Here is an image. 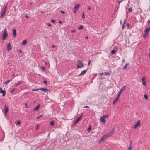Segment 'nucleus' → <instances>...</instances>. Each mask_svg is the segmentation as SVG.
Instances as JSON below:
<instances>
[{"mask_svg":"<svg viewBox=\"0 0 150 150\" xmlns=\"http://www.w3.org/2000/svg\"><path fill=\"white\" fill-rule=\"evenodd\" d=\"M126 87V86H124L122 87V88H121L120 91L119 93L117 95V96L116 98H115V100L113 101V104L114 105L115 103L118 100L119 97L120 95L122 92L125 89V88Z\"/></svg>","mask_w":150,"mask_h":150,"instance_id":"nucleus-1","label":"nucleus"},{"mask_svg":"<svg viewBox=\"0 0 150 150\" xmlns=\"http://www.w3.org/2000/svg\"><path fill=\"white\" fill-rule=\"evenodd\" d=\"M108 115H103L100 117V121L104 124H105L106 122V120H105V118L108 117Z\"/></svg>","mask_w":150,"mask_h":150,"instance_id":"nucleus-2","label":"nucleus"},{"mask_svg":"<svg viewBox=\"0 0 150 150\" xmlns=\"http://www.w3.org/2000/svg\"><path fill=\"white\" fill-rule=\"evenodd\" d=\"M8 34L7 33L6 29L5 28L4 29V33L3 35V40H5L6 37L8 36Z\"/></svg>","mask_w":150,"mask_h":150,"instance_id":"nucleus-3","label":"nucleus"},{"mask_svg":"<svg viewBox=\"0 0 150 150\" xmlns=\"http://www.w3.org/2000/svg\"><path fill=\"white\" fill-rule=\"evenodd\" d=\"M115 132L114 128H113L107 134L109 137L112 136Z\"/></svg>","mask_w":150,"mask_h":150,"instance_id":"nucleus-4","label":"nucleus"},{"mask_svg":"<svg viewBox=\"0 0 150 150\" xmlns=\"http://www.w3.org/2000/svg\"><path fill=\"white\" fill-rule=\"evenodd\" d=\"M146 79L145 77L144 76H143L142 79V85L144 86H145L146 85V83L145 81Z\"/></svg>","mask_w":150,"mask_h":150,"instance_id":"nucleus-5","label":"nucleus"},{"mask_svg":"<svg viewBox=\"0 0 150 150\" xmlns=\"http://www.w3.org/2000/svg\"><path fill=\"white\" fill-rule=\"evenodd\" d=\"M109 137L108 136L107 134H106L105 135H103L101 138V140L103 141H104L105 139L108 138Z\"/></svg>","mask_w":150,"mask_h":150,"instance_id":"nucleus-6","label":"nucleus"},{"mask_svg":"<svg viewBox=\"0 0 150 150\" xmlns=\"http://www.w3.org/2000/svg\"><path fill=\"white\" fill-rule=\"evenodd\" d=\"M4 114L5 115L7 114V112L9 111V109L6 105H5Z\"/></svg>","mask_w":150,"mask_h":150,"instance_id":"nucleus-7","label":"nucleus"},{"mask_svg":"<svg viewBox=\"0 0 150 150\" xmlns=\"http://www.w3.org/2000/svg\"><path fill=\"white\" fill-rule=\"evenodd\" d=\"M140 124V121L139 120H138L137 122L136 123L133 127V128L136 129V128L138 126H139Z\"/></svg>","mask_w":150,"mask_h":150,"instance_id":"nucleus-8","label":"nucleus"},{"mask_svg":"<svg viewBox=\"0 0 150 150\" xmlns=\"http://www.w3.org/2000/svg\"><path fill=\"white\" fill-rule=\"evenodd\" d=\"M0 93L2 94V96H4L6 94V92L4 90H3L1 88H0Z\"/></svg>","mask_w":150,"mask_h":150,"instance_id":"nucleus-9","label":"nucleus"},{"mask_svg":"<svg viewBox=\"0 0 150 150\" xmlns=\"http://www.w3.org/2000/svg\"><path fill=\"white\" fill-rule=\"evenodd\" d=\"M77 66H83V64L81 60H78Z\"/></svg>","mask_w":150,"mask_h":150,"instance_id":"nucleus-10","label":"nucleus"},{"mask_svg":"<svg viewBox=\"0 0 150 150\" xmlns=\"http://www.w3.org/2000/svg\"><path fill=\"white\" fill-rule=\"evenodd\" d=\"M11 44L10 43H9L7 45V50L8 51H9L11 49Z\"/></svg>","mask_w":150,"mask_h":150,"instance_id":"nucleus-11","label":"nucleus"},{"mask_svg":"<svg viewBox=\"0 0 150 150\" xmlns=\"http://www.w3.org/2000/svg\"><path fill=\"white\" fill-rule=\"evenodd\" d=\"M86 71H87V69H85V70H84L83 71H82L81 72L80 74H79V75H80V76H82V75H84L85 74L86 72Z\"/></svg>","mask_w":150,"mask_h":150,"instance_id":"nucleus-12","label":"nucleus"},{"mask_svg":"<svg viewBox=\"0 0 150 150\" xmlns=\"http://www.w3.org/2000/svg\"><path fill=\"white\" fill-rule=\"evenodd\" d=\"M39 90L42 91L43 92H45L49 90V89L46 88H41L39 89Z\"/></svg>","mask_w":150,"mask_h":150,"instance_id":"nucleus-13","label":"nucleus"},{"mask_svg":"<svg viewBox=\"0 0 150 150\" xmlns=\"http://www.w3.org/2000/svg\"><path fill=\"white\" fill-rule=\"evenodd\" d=\"M82 117V116H81L79 118H78L76 120V121L74 123V125H75L77 124V122H79L80 119H81Z\"/></svg>","mask_w":150,"mask_h":150,"instance_id":"nucleus-14","label":"nucleus"},{"mask_svg":"<svg viewBox=\"0 0 150 150\" xmlns=\"http://www.w3.org/2000/svg\"><path fill=\"white\" fill-rule=\"evenodd\" d=\"M13 36L14 37H15L16 36V30L15 29H13Z\"/></svg>","mask_w":150,"mask_h":150,"instance_id":"nucleus-15","label":"nucleus"},{"mask_svg":"<svg viewBox=\"0 0 150 150\" xmlns=\"http://www.w3.org/2000/svg\"><path fill=\"white\" fill-rule=\"evenodd\" d=\"M79 6L80 5L79 4H77L76 5L74 6V10L77 11Z\"/></svg>","mask_w":150,"mask_h":150,"instance_id":"nucleus-16","label":"nucleus"},{"mask_svg":"<svg viewBox=\"0 0 150 150\" xmlns=\"http://www.w3.org/2000/svg\"><path fill=\"white\" fill-rule=\"evenodd\" d=\"M40 105L39 104L38 105L36 106L33 109L34 111H36L38 110L39 109V107L40 106Z\"/></svg>","mask_w":150,"mask_h":150,"instance_id":"nucleus-17","label":"nucleus"},{"mask_svg":"<svg viewBox=\"0 0 150 150\" xmlns=\"http://www.w3.org/2000/svg\"><path fill=\"white\" fill-rule=\"evenodd\" d=\"M83 28V26L82 25H81L78 28V29L79 30H81Z\"/></svg>","mask_w":150,"mask_h":150,"instance_id":"nucleus-18","label":"nucleus"},{"mask_svg":"<svg viewBox=\"0 0 150 150\" xmlns=\"http://www.w3.org/2000/svg\"><path fill=\"white\" fill-rule=\"evenodd\" d=\"M91 125L87 129V131L88 132H89L91 130Z\"/></svg>","mask_w":150,"mask_h":150,"instance_id":"nucleus-19","label":"nucleus"},{"mask_svg":"<svg viewBox=\"0 0 150 150\" xmlns=\"http://www.w3.org/2000/svg\"><path fill=\"white\" fill-rule=\"evenodd\" d=\"M145 33H146L147 35L149 34V31L147 29H146L144 30Z\"/></svg>","mask_w":150,"mask_h":150,"instance_id":"nucleus-20","label":"nucleus"},{"mask_svg":"<svg viewBox=\"0 0 150 150\" xmlns=\"http://www.w3.org/2000/svg\"><path fill=\"white\" fill-rule=\"evenodd\" d=\"M116 52V51L114 49H113L111 51V54H114Z\"/></svg>","mask_w":150,"mask_h":150,"instance_id":"nucleus-21","label":"nucleus"},{"mask_svg":"<svg viewBox=\"0 0 150 150\" xmlns=\"http://www.w3.org/2000/svg\"><path fill=\"white\" fill-rule=\"evenodd\" d=\"M11 80H9L6 81H5L4 82V84H7Z\"/></svg>","mask_w":150,"mask_h":150,"instance_id":"nucleus-22","label":"nucleus"},{"mask_svg":"<svg viewBox=\"0 0 150 150\" xmlns=\"http://www.w3.org/2000/svg\"><path fill=\"white\" fill-rule=\"evenodd\" d=\"M50 124L52 126L54 125V122L53 121H51L50 122Z\"/></svg>","mask_w":150,"mask_h":150,"instance_id":"nucleus-23","label":"nucleus"},{"mask_svg":"<svg viewBox=\"0 0 150 150\" xmlns=\"http://www.w3.org/2000/svg\"><path fill=\"white\" fill-rule=\"evenodd\" d=\"M26 42H27L26 40H23V42L22 43V45H24V44H26Z\"/></svg>","mask_w":150,"mask_h":150,"instance_id":"nucleus-24","label":"nucleus"},{"mask_svg":"<svg viewBox=\"0 0 150 150\" xmlns=\"http://www.w3.org/2000/svg\"><path fill=\"white\" fill-rule=\"evenodd\" d=\"M5 13V10L2 13L1 15V17H3L4 15V14Z\"/></svg>","mask_w":150,"mask_h":150,"instance_id":"nucleus-25","label":"nucleus"},{"mask_svg":"<svg viewBox=\"0 0 150 150\" xmlns=\"http://www.w3.org/2000/svg\"><path fill=\"white\" fill-rule=\"evenodd\" d=\"M132 141H130V143L129 144V147H132Z\"/></svg>","mask_w":150,"mask_h":150,"instance_id":"nucleus-26","label":"nucleus"},{"mask_svg":"<svg viewBox=\"0 0 150 150\" xmlns=\"http://www.w3.org/2000/svg\"><path fill=\"white\" fill-rule=\"evenodd\" d=\"M45 69V67L44 66H42V67L41 69L42 70L44 71Z\"/></svg>","mask_w":150,"mask_h":150,"instance_id":"nucleus-27","label":"nucleus"},{"mask_svg":"<svg viewBox=\"0 0 150 150\" xmlns=\"http://www.w3.org/2000/svg\"><path fill=\"white\" fill-rule=\"evenodd\" d=\"M105 76H108L110 75V74L109 72H106L104 73Z\"/></svg>","mask_w":150,"mask_h":150,"instance_id":"nucleus-28","label":"nucleus"},{"mask_svg":"<svg viewBox=\"0 0 150 150\" xmlns=\"http://www.w3.org/2000/svg\"><path fill=\"white\" fill-rule=\"evenodd\" d=\"M148 35L146 34V33H144L143 35V36L144 38H145Z\"/></svg>","mask_w":150,"mask_h":150,"instance_id":"nucleus-29","label":"nucleus"},{"mask_svg":"<svg viewBox=\"0 0 150 150\" xmlns=\"http://www.w3.org/2000/svg\"><path fill=\"white\" fill-rule=\"evenodd\" d=\"M114 50L116 51H118V47H115L114 48Z\"/></svg>","mask_w":150,"mask_h":150,"instance_id":"nucleus-30","label":"nucleus"},{"mask_svg":"<svg viewBox=\"0 0 150 150\" xmlns=\"http://www.w3.org/2000/svg\"><path fill=\"white\" fill-rule=\"evenodd\" d=\"M18 83H17V84H15V86H17L21 83V81L19 82V81H18Z\"/></svg>","mask_w":150,"mask_h":150,"instance_id":"nucleus-31","label":"nucleus"},{"mask_svg":"<svg viewBox=\"0 0 150 150\" xmlns=\"http://www.w3.org/2000/svg\"><path fill=\"white\" fill-rule=\"evenodd\" d=\"M43 82L46 85H47V81L46 80H44L43 81Z\"/></svg>","mask_w":150,"mask_h":150,"instance_id":"nucleus-32","label":"nucleus"},{"mask_svg":"<svg viewBox=\"0 0 150 150\" xmlns=\"http://www.w3.org/2000/svg\"><path fill=\"white\" fill-rule=\"evenodd\" d=\"M132 11V8L131 7L129 8V12H131Z\"/></svg>","mask_w":150,"mask_h":150,"instance_id":"nucleus-33","label":"nucleus"},{"mask_svg":"<svg viewBox=\"0 0 150 150\" xmlns=\"http://www.w3.org/2000/svg\"><path fill=\"white\" fill-rule=\"evenodd\" d=\"M144 98L146 99H147L148 98L147 96V95H144Z\"/></svg>","mask_w":150,"mask_h":150,"instance_id":"nucleus-34","label":"nucleus"},{"mask_svg":"<svg viewBox=\"0 0 150 150\" xmlns=\"http://www.w3.org/2000/svg\"><path fill=\"white\" fill-rule=\"evenodd\" d=\"M82 17L83 18H85V16L84 13H83L82 15Z\"/></svg>","mask_w":150,"mask_h":150,"instance_id":"nucleus-35","label":"nucleus"},{"mask_svg":"<svg viewBox=\"0 0 150 150\" xmlns=\"http://www.w3.org/2000/svg\"><path fill=\"white\" fill-rule=\"evenodd\" d=\"M20 121H18L17 122V124L20 125Z\"/></svg>","mask_w":150,"mask_h":150,"instance_id":"nucleus-36","label":"nucleus"},{"mask_svg":"<svg viewBox=\"0 0 150 150\" xmlns=\"http://www.w3.org/2000/svg\"><path fill=\"white\" fill-rule=\"evenodd\" d=\"M132 147H128L127 149V150H132Z\"/></svg>","mask_w":150,"mask_h":150,"instance_id":"nucleus-37","label":"nucleus"},{"mask_svg":"<svg viewBox=\"0 0 150 150\" xmlns=\"http://www.w3.org/2000/svg\"><path fill=\"white\" fill-rule=\"evenodd\" d=\"M124 24H125V21L123 22L122 25V29L124 28Z\"/></svg>","mask_w":150,"mask_h":150,"instance_id":"nucleus-38","label":"nucleus"},{"mask_svg":"<svg viewBox=\"0 0 150 150\" xmlns=\"http://www.w3.org/2000/svg\"><path fill=\"white\" fill-rule=\"evenodd\" d=\"M51 21L53 23H54L55 22V20H52Z\"/></svg>","mask_w":150,"mask_h":150,"instance_id":"nucleus-39","label":"nucleus"},{"mask_svg":"<svg viewBox=\"0 0 150 150\" xmlns=\"http://www.w3.org/2000/svg\"><path fill=\"white\" fill-rule=\"evenodd\" d=\"M14 91H15V89H13V90H11V91H10L11 93H13V92Z\"/></svg>","mask_w":150,"mask_h":150,"instance_id":"nucleus-40","label":"nucleus"},{"mask_svg":"<svg viewBox=\"0 0 150 150\" xmlns=\"http://www.w3.org/2000/svg\"><path fill=\"white\" fill-rule=\"evenodd\" d=\"M129 65V63H127L124 66H128Z\"/></svg>","mask_w":150,"mask_h":150,"instance_id":"nucleus-41","label":"nucleus"},{"mask_svg":"<svg viewBox=\"0 0 150 150\" xmlns=\"http://www.w3.org/2000/svg\"><path fill=\"white\" fill-rule=\"evenodd\" d=\"M84 66H77V68H79L81 67H83Z\"/></svg>","mask_w":150,"mask_h":150,"instance_id":"nucleus-42","label":"nucleus"},{"mask_svg":"<svg viewBox=\"0 0 150 150\" xmlns=\"http://www.w3.org/2000/svg\"><path fill=\"white\" fill-rule=\"evenodd\" d=\"M61 12L62 13V14H64L65 13V12L64 11H62V10L61 11Z\"/></svg>","mask_w":150,"mask_h":150,"instance_id":"nucleus-43","label":"nucleus"},{"mask_svg":"<svg viewBox=\"0 0 150 150\" xmlns=\"http://www.w3.org/2000/svg\"><path fill=\"white\" fill-rule=\"evenodd\" d=\"M122 0H121V1H117V2L119 3V4H120V2H121L122 1Z\"/></svg>","mask_w":150,"mask_h":150,"instance_id":"nucleus-44","label":"nucleus"},{"mask_svg":"<svg viewBox=\"0 0 150 150\" xmlns=\"http://www.w3.org/2000/svg\"><path fill=\"white\" fill-rule=\"evenodd\" d=\"M146 29H147L148 30V31H150V27H149V28H146Z\"/></svg>","mask_w":150,"mask_h":150,"instance_id":"nucleus-45","label":"nucleus"},{"mask_svg":"<svg viewBox=\"0 0 150 150\" xmlns=\"http://www.w3.org/2000/svg\"><path fill=\"white\" fill-rule=\"evenodd\" d=\"M85 38L86 39H88V36H87L85 37Z\"/></svg>","mask_w":150,"mask_h":150,"instance_id":"nucleus-46","label":"nucleus"},{"mask_svg":"<svg viewBox=\"0 0 150 150\" xmlns=\"http://www.w3.org/2000/svg\"><path fill=\"white\" fill-rule=\"evenodd\" d=\"M127 67V66H124L123 68L124 69H126Z\"/></svg>","mask_w":150,"mask_h":150,"instance_id":"nucleus-47","label":"nucleus"},{"mask_svg":"<svg viewBox=\"0 0 150 150\" xmlns=\"http://www.w3.org/2000/svg\"><path fill=\"white\" fill-rule=\"evenodd\" d=\"M77 11V10H74L73 11V12L74 13H75L76 12V11Z\"/></svg>","mask_w":150,"mask_h":150,"instance_id":"nucleus-48","label":"nucleus"},{"mask_svg":"<svg viewBox=\"0 0 150 150\" xmlns=\"http://www.w3.org/2000/svg\"><path fill=\"white\" fill-rule=\"evenodd\" d=\"M38 127H39V125H37V128L36 129V130H37L38 129Z\"/></svg>","mask_w":150,"mask_h":150,"instance_id":"nucleus-49","label":"nucleus"},{"mask_svg":"<svg viewBox=\"0 0 150 150\" xmlns=\"http://www.w3.org/2000/svg\"><path fill=\"white\" fill-rule=\"evenodd\" d=\"M90 60H89L88 63V66H89L90 64Z\"/></svg>","mask_w":150,"mask_h":150,"instance_id":"nucleus-50","label":"nucleus"},{"mask_svg":"<svg viewBox=\"0 0 150 150\" xmlns=\"http://www.w3.org/2000/svg\"><path fill=\"white\" fill-rule=\"evenodd\" d=\"M91 7L89 6V7H88V10H90L91 9Z\"/></svg>","mask_w":150,"mask_h":150,"instance_id":"nucleus-51","label":"nucleus"},{"mask_svg":"<svg viewBox=\"0 0 150 150\" xmlns=\"http://www.w3.org/2000/svg\"><path fill=\"white\" fill-rule=\"evenodd\" d=\"M89 108V107L88 106H85L83 107V108Z\"/></svg>","mask_w":150,"mask_h":150,"instance_id":"nucleus-52","label":"nucleus"},{"mask_svg":"<svg viewBox=\"0 0 150 150\" xmlns=\"http://www.w3.org/2000/svg\"><path fill=\"white\" fill-rule=\"evenodd\" d=\"M42 116V115H40V116H39L38 117H37V119H39V118L41 117Z\"/></svg>","mask_w":150,"mask_h":150,"instance_id":"nucleus-53","label":"nucleus"},{"mask_svg":"<svg viewBox=\"0 0 150 150\" xmlns=\"http://www.w3.org/2000/svg\"><path fill=\"white\" fill-rule=\"evenodd\" d=\"M25 17L27 18H28L29 17V16L27 15L25 16Z\"/></svg>","mask_w":150,"mask_h":150,"instance_id":"nucleus-54","label":"nucleus"},{"mask_svg":"<svg viewBox=\"0 0 150 150\" xmlns=\"http://www.w3.org/2000/svg\"><path fill=\"white\" fill-rule=\"evenodd\" d=\"M52 47L53 48H54V47H56V46H55L54 45H52Z\"/></svg>","mask_w":150,"mask_h":150,"instance_id":"nucleus-55","label":"nucleus"},{"mask_svg":"<svg viewBox=\"0 0 150 150\" xmlns=\"http://www.w3.org/2000/svg\"><path fill=\"white\" fill-rule=\"evenodd\" d=\"M4 137H3V138H2V139H1V141H3V140H4Z\"/></svg>","mask_w":150,"mask_h":150,"instance_id":"nucleus-56","label":"nucleus"},{"mask_svg":"<svg viewBox=\"0 0 150 150\" xmlns=\"http://www.w3.org/2000/svg\"><path fill=\"white\" fill-rule=\"evenodd\" d=\"M59 23H62V21H59Z\"/></svg>","mask_w":150,"mask_h":150,"instance_id":"nucleus-57","label":"nucleus"},{"mask_svg":"<svg viewBox=\"0 0 150 150\" xmlns=\"http://www.w3.org/2000/svg\"><path fill=\"white\" fill-rule=\"evenodd\" d=\"M125 62V60H124V59L122 60V62L123 63H124Z\"/></svg>","mask_w":150,"mask_h":150,"instance_id":"nucleus-58","label":"nucleus"},{"mask_svg":"<svg viewBox=\"0 0 150 150\" xmlns=\"http://www.w3.org/2000/svg\"><path fill=\"white\" fill-rule=\"evenodd\" d=\"M148 22L149 23H150V21L149 20H148Z\"/></svg>","mask_w":150,"mask_h":150,"instance_id":"nucleus-59","label":"nucleus"},{"mask_svg":"<svg viewBox=\"0 0 150 150\" xmlns=\"http://www.w3.org/2000/svg\"><path fill=\"white\" fill-rule=\"evenodd\" d=\"M25 107H27V104L26 103L25 104Z\"/></svg>","mask_w":150,"mask_h":150,"instance_id":"nucleus-60","label":"nucleus"},{"mask_svg":"<svg viewBox=\"0 0 150 150\" xmlns=\"http://www.w3.org/2000/svg\"><path fill=\"white\" fill-rule=\"evenodd\" d=\"M38 89H36H36H34V90H33V91H38Z\"/></svg>","mask_w":150,"mask_h":150,"instance_id":"nucleus-61","label":"nucleus"},{"mask_svg":"<svg viewBox=\"0 0 150 150\" xmlns=\"http://www.w3.org/2000/svg\"><path fill=\"white\" fill-rule=\"evenodd\" d=\"M19 51L21 53L22 52V51L21 50H19Z\"/></svg>","mask_w":150,"mask_h":150,"instance_id":"nucleus-62","label":"nucleus"},{"mask_svg":"<svg viewBox=\"0 0 150 150\" xmlns=\"http://www.w3.org/2000/svg\"><path fill=\"white\" fill-rule=\"evenodd\" d=\"M48 25L49 26H51V25L50 24H49Z\"/></svg>","mask_w":150,"mask_h":150,"instance_id":"nucleus-63","label":"nucleus"},{"mask_svg":"<svg viewBox=\"0 0 150 150\" xmlns=\"http://www.w3.org/2000/svg\"><path fill=\"white\" fill-rule=\"evenodd\" d=\"M149 57L150 58V53H149Z\"/></svg>","mask_w":150,"mask_h":150,"instance_id":"nucleus-64","label":"nucleus"}]
</instances>
